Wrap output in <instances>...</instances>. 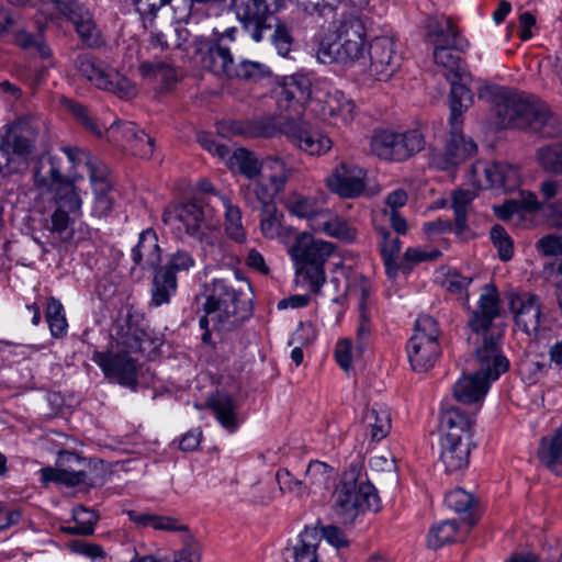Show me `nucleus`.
I'll return each mask as SVG.
<instances>
[{
  "instance_id": "nucleus-13",
  "label": "nucleus",
  "mask_w": 562,
  "mask_h": 562,
  "mask_svg": "<svg viewBox=\"0 0 562 562\" xmlns=\"http://www.w3.org/2000/svg\"><path fill=\"white\" fill-rule=\"evenodd\" d=\"M75 67L98 89L109 91L120 99H132L137 93L135 86L125 76L90 54L78 55Z\"/></svg>"
},
{
  "instance_id": "nucleus-36",
  "label": "nucleus",
  "mask_w": 562,
  "mask_h": 562,
  "mask_svg": "<svg viewBox=\"0 0 562 562\" xmlns=\"http://www.w3.org/2000/svg\"><path fill=\"white\" fill-rule=\"evenodd\" d=\"M445 504L456 513L464 515L465 524L474 525L477 522L479 505L474 496L467 491L462 488L449 491L445 496Z\"/></svg>"
},
{
  "instance_id": "nucleus-28",
  "label": "nucleus",
  "mask_w": 562,
  "mask_h": 562,
  "mask_svg": "<svg viewBox=\"0 0 562 562\" xmlns=\"http://www.w3.org/2000/svg\"><path fill=\"white\" fill-rule=\"evenodd\" d=\"M424 29L427 38L434 46L436 43H443L445 40H450L451 46L459 52H465L470 46L468 40L460 34L452 19L443 14L426 18Z\"/></svg>"
},
{
  "instance_id": "nucleus-21",
  "label": "nucleus",
  "mask_w": 562,
  "mask_h": 562,
  "mask_svg": "<svg viewBox=\"0 0 562 562\" xmlns=\"http://www.w3.org/2000/svg\"><path fill=\"white\" fill-rule=\"evenodd\" d=\"M89 465L86 460L69 451H60L55 467H46L40 470L41 481L45 484L56 483L67 487L81 484H90L87 471Z\"/></svg>"
},
{
  "instance_id": "nucleus-4",
  "label": "nucleus",
  "mask_w": 562,
  "mask_h": 562,
  "mask_svg": "<svg viewBox=\"0 0 562 562\" xmlns=\"http://www.w3.org/2000/svg\"><path fill=\"white\" fill-rule=\"evenodd\" d=\"M499 315L498 294L493 285L486 284L480 295L477 308L472 311L468 321V344L481 362L498 360L497 370L505 368V357L501 350V331L494 326Z\"/></svg>"
},
{
  "instance_id": "nucleus-41",
  "label": "nucleus",
  "mask_w": 562,
  "mask_h": 562,
  "mask_svg": "<svg viewBox=\"0 0 562 562\" xmlns=\"http://www.w3.org/2000/svg\"><path fill=\"white\" fill-rule=\"evenodd\" d=\"M363 423L372 440H382L391 430V414L389 408L378 404L371 406L363 417Z\"/></svg>"
},
{
  "instance_id": "nucleus-9",
  "label": "nucleus",
  "mask_w": 562,
  "mask_h": 562,
  "mask_svg": "<svg viewBox=\"0 0 562 562\" xmlns=\"http://www.w3.org/2000/svg\"><path fill=\"white\" fill-rule=\"evenodd\" d=\"M473 95L464 85H453L450 102V132L440 153L431 158V164L439 169H448L471 157L476 145L467 138L462 131V113L472 104Z\"/></svg>"
},
{
  "instance_id": "nucleus-48",
  "label": "nucleus",
  "mask_w": 562,
  "mask_h": 562,
  "mask_svg": "<svg viewBox=\"0 0 562 562\" xmlns=\"http://www.w3.org/2000/svg\"><path fill=\"white\" fill-rule=\"evenodd\" d=\"M177 278L170 271L159 270L153 281V303L160 306L169 302L170 295L176 292Z\"/></svg>"
},
{
  "instance_id": "nucleus-23",
  "label": "nucleus",
  "mask_w": 562,
  "mask_h": 562,
  "mask_svg": "<svg viewBox=\"0 0 562 562\" xmlns=\"http://www.w3.org/2000/svg\"><path fill=\"white\" fill-rule=\"evenodd\" d=\"M329 191L344 199H356L367 190V171L352 162H340L325 179Z\"/></svg>"
},
{
  "instance_id": "nucleus-59",
  "label": "nucleus",
  "mask_w": 562,
  "mask_h": 562,
  "mask_svg": "<svg viewBox=\"0 0 562 562\" xmlns=\"http://www.w3.org/2000/svg\"><path fill=\"white\" fill-rule=\"evenodd\" d=\"M362 352H359L357 345L353 347L349 338L338 340L335 348V358L341 369L348 371L351 367L353 359L358 358Z\"/></svg>"
},
{
  "instance_id": "nucleus-14",
  "label": "nucleus",
  "mask_w": 562,
  "mask_h": 562,
  "mask_svg": "<svg viewBox=\"0 0 562 562\" xmlns=\"http://www.w3.org/2000/svg\"><path fill=\"white\" fill-rule=\"evenodd\" d=\"M474 353L473 372L462 375L453 386L454 397L462 403L471 404L482 401L493 381L507 371L508 360L505 358V368L497 370L496 360L481 362L479 356Z\"/></svg>"
},
{
  "instance_id": "nucleus-2",
  "label": "nucleus",
  "mask_w": 562,
  "mask_h": 562,
  "mask_svg": "<svg viewBox=\"0 0 562 562\" xmlns=\"http://www.w3.org/2000/svg\"><path fill=\"white\" fill-rule=\"evenodd\" d=\"M494 111L502 128H528L544 137L560 132L557 117L533 95L502 91L496 97Z\"/></svg>"
},
{
  "instance_id": "nucleus-50",
  "label": "nucleus",
  "mask_w": 562,
  "mask_h": 562,
  "mask_svg": "<svg viewBox=\"0 0 562 562\" xmlns=\"http://www.w3.org/2000/svg\"><path fill=\"white\" fill-rule=\"evenodd\" d=\"M368 295L369 291L366 285L362 286L360 294H359V311H360V317H359V326L357 328V349L359 352H362L366 342L370 336L371 328H370V315L367 312L368 306Z\"/></svg>"
},
{
  "instance_id": "nucleus-1",
  "label": "nucleus",
  "mask_w": 562,
  "mask_h": 562,
  "mask_svg": "<svg viewBox=\"0 0 562 562\" xmlns=\"http://www.w3.org/2000/svg\"><path fill=\"white\" fill-rule=\"evenodd\" d=\"M63 151L68 167H65L63 157L47 153L36 159L32 169L37 191L36 206L41 207L47 201L54 209L43 229L46 244L55 248L74 238L72 225L81 217L83 205L77 188V182L83 178L80 168L87 169L92 159L89 153L77 147H65Z\"/></svg>"
},
{
  "instance_id": "nucleus-64",
  "label": "nucleus",
  "mask_w": 562,
  "mask_h": 562,
  "mask_svg": "<svg viewBox=\"0 0 562 562\" xmlns=\"http://www.w3.org/2000/svg\"><path fill=\"white\" fill-rule=\"evenodd\" d=\"M292 42L293 38L289 27L279 21L274 26L272 35V44L277 48L278 53L281 56L286 57L291 52Z\"/></svg>"
},
{
  "instance_id": "nucleus-20",
  "label": "nucleus",
  "mask_w": 562,
  "mask_h": 562,
  "mask_svg": "<svg viewBox=\"0 0 562 562\" xmlns=\"http://www.w3.org/2000/svg\"><path fill=\"white\" fill-rule=\"evenodd\" d=\"M314 109L321 117L334 127H345L352 123L356 117L355 102L339 90L316 88Z\"/></svg>"
},
{
  "instance_id": "nucleus-5",
  "label": "nucleus",
  "mask_w": 562,
  "mask_h": 562,
  "mask_svg": "<svg viewBox=\"0 0 562 562\" xmlns=\"http://www.w3.org/2000/svg\"><path fill=\"white\" fill-rule=\"evenodd\" d=\"M367 29L363 21L352 14L342 15L333 33L321 35L317 59L324 64L353 65L367 53Z\"/></svg>"
},
{
  "instance_id": "nucleus-10",
  "label": "nucleus",
  "mask_w": 562,
  "mask_h": 562,
  "mask_svg": "<svg viewBox=\"0 0 562 562\" xmlns=\"http://www.w3.org/2000/svg\"><path fill=\"white\" fill-rule=\"evenodd\" d=\"M38 122L20 117L0 128V173L11 176L27 168L35 150Z\"/></svg>"
},
{
  "instance_id": "nucleus-25",
  "label": "nucleus",
  "mask_w": 562,
  "mask_h": 562,
  "mask_svg": "<svg viewBox=\"0 0 562 562\" xmlns=\"http://www.w3.org/2000/svg\"><path fill=\"white\" fill-rule=\"evenodd\" d=\"M507 300L516 325L528 335L537 333L542 316L538 297L530 292L509 291Z\"/></svg>"
},
{
  "instance_id": "nucleus-42",
  "label": "nucleus",
  "mask_w": 562,
  "mask_h": 562,
  "mask_svg": "<svg viewBox=\"0 0 562 562\" xmlns=\"http://www.w3.org/2000/svg\"><path fill=\"white\" fill-rule=\"evenodd\" d=\"M293 175V168L278 156H269L263 159V169L260 176L272 187L282 192Z\"/></svg>"
},
{
  "instance_id": "nucleus-12",
  "label": "nucleus",
  "mask_w": 562,
  "mask_h": 562,
  "mask_svg": "<svg viewBox=\"0 0 562 562\" xmlns=\"http://www.w3.org/2000/svg\"><path fill=\"white\" fill-rule=\"evenodd\" d=\"M438 335V324L432 317L422 315L416 319L414 333L406 345L407 357L415 371L425 372L434 367L440 351Z\"/></svg>"
},
{
  "instance_id": "nucleus-56",
  "label": "nucleus",
  "mask_w": 562,
  "mask_h": 562,
  "mask_svg": "<svg viewBox=\"0 0 562 562\" xmlns=\"http://www.w3.org/2000/svg\"><path fill=\"white\" fill-rule=\"evenodd\" d=\"M491 239L498 251L502 261H508L514 256L513 240L507 232L501 226L495 225L491 229Z\"/></svg>"
},
{
  "instance_id": "nucleus-11",
  "label": "nucleus",
  "mask_w": 562,
  "mask_h": 562,
  "mask_svg": "<svg viewBox=\"0 0 562 562\" xmlns=\"http://www.w3.org/2000/svg\"><path fill=\"white\" fill-rule=\"evenodd\" d=\"M143 352L142 340L137 335L121 337L116 345L106 351H94L92 360L104 376L113 383L131 389L137 385V356Z\"/></svg>"
},
{
  "instance_id": "nucleus-47",
  "label": "nucleus",
  "mask_w": 562,
  "mask_h": 562,
  "mask_svg": "<svg viewBox=\"0 0 562 562\" xmlns=\"http://www.w3.org/2000/svg\"><path fill=\"white\" fill-rule=\"evenodd\" d=\"M123 131L131 134L128 138V150L140 158H150L154 153V139L149 137L143 130L138 128L135 123L127 122L123 124Z\"/></svg>"
},
{
  "instance_id": "nucleus-22",
  "label": "nucleus",
  "mask_w": 562,
  "mask_h": 562,
  "mask_svg": "<svg viewBox=\"0 0 562 562\" xmlns=\"http://www.w3.org/2000/svg\"><path fill=\"white\" fill-rule=\"evenodd\" d=\"M231 7L241 27L252 41L259 43L272 25L269 22L272 12L267 0H229Z\"/></svg>"
},
{
  "instance_id": "nucleus-63",
  "label": "nucleus",
  "mask_w": 562,
  "mask_h": 562,
  "mask_svg": "<svg viewBox=\"0 0 562 562\" xmlns=\"http://www.w3.org/2000/svg\"><path fill=\"white\" fill-rule=\"evenodd\" d=\"M195 265L192 255L187 250H177L170 255L168 265L162 271H170L176 276V272L189 271Z\"/></svg>"
},
{
  "instance_id": "nucleus-49",
  "label": "nucleus",
  "mask_w": 562,
  "mask_h": 562,
  "mask_svg": "<svg viewBox=\"0 0 562 562\" xmlns=\"http://www.w3.org/2000/svg\"><path fill=\"white\" fill-rule=\"evenodd\" d=\"M469 537V529H429L426 536L427 547L438 550L446 544L464 542Z\"/></svg>"
},
{
  "instance_id": "nucleus-29",
  "label": "nucleus",
  "mask_w": 562,
  "mask_h": 562,
  "mask_svg": "<svg viewBox=\"0 0 562 562\" xmlns=\"http://www.w3.org/2000/svg\"><path fill=\"white\" fill-rule=\"evenodd\" d=\"M475 173H483L485 182L477 179L482 188H499L504 190H514L519 183L517 169L506 162H477L473 167Z\"/></svg>"
},
{
  "instance_id": "nucleus-57",
  "label": "nucleus",
  "mask_w": 562,
  "mask_h": 562,
  "mask_svg": "<svg viewBox=\"0 0 562 562\" xmlns=\"http://www.w3.org/2000/svg\"><path fill=\"white\" fill-rule=\"evenodd\" d=\"M374 225L380 236V247L382 257L387 258V260L392 258H397V255L401 249V241L398 237L392 235L386 227L379 225L376 220H374Z\"/></svg>"
},
{
  "instance_id": "nucleus-17",
  "label": "nucleus",
  "mask_w": 562,
  "mask_h": 562,
  "mask_svg": "<svg viewBox=\"0 0 562 562\" xmlns=\"http://www.w3.org/2000/svg\"><path fill=\"white\" fill-rule=\"evenodd\" d=\"M324 87L323 82H314L308 75L294 74L284 77L277 92L279 108L289 112L288 117H300L306 103L315 98V89Z\"/></svg>"
},
{
  "instance_id": "nucleus-30",
  "label": "nucleus",
  "mask_w": 562,
  "mask_h": 562,
  "mask_svg": "<svg viewBox=\"0 0 562 562\" xmlns=\"http://www.w3.org/2000/svg\"><path fill=\"white\" fill-rule=\"evenodd\" d=\"M132 256L134 262L143 269H156L160 265L162 256L158 237L154 231L146 229L139 235Z\"/></svg>"
},
{
  "instance_id": "nucleus-35",
  "label": "nucleus",
  "mask_w": 562,
  "mask_h": 562,
  "mask_svg": "<svg viewBox=\"0 0 562 562\" xmlns=\"http://www.w3.org/2000/svg\"><path fill=\"white\" fill-rule=\"evenodd\" d=\"M538 457L550 471L562 475V426L541 440Z\"/></svg>"
},
{
  "instance_id": "nucleus-45",
  "label": "nucleus",
  "mask_w": 562,
  "mask_h": 562,
  "mask_svg": "<svg viewBox=\"0 0 562 562\" xmlns=\"http://www.w3.org/2000/svg\"><path fill=\"white\" fill-rule=\"evenodd\" d=\"M231 169H237L243 176L252 180L260 176L263 169V159L260 160L255 153L239 148L228 158Z\"/></svg>"
},
{
  "instance_id": "nucleus-58",
  "label": "nucleus",
  "mask_w": 562,
  "mask_h": 562,
  "mask_svg": "<svg viewBox=\"0 0 562 562\" xmlns=\"http://www.w3.org/2000/svg\"><path fill=\"white\" fill-rule=\"evenodd\" d=\"M139 71L145 78H153L164 82H169L175 78L173 69L165 61L143 63L139 66Z\"/></svg>"
},
{
  "instance_id": "nucleus-33",
  "label": "nucleus",
  "mask_w": 562,
  "mask_h": 562,
  "mask_svg": "<svg viewBox=\"0 0 562 562\" xmlns=\"http://www.w3.org/2000/svg\"><path fill=\"white\" fill-rule=\"evenodd\" d=\"M217 133L225 138L233 136L269 137L273 128L263 121H224L218 123Z\"/></svg>"
},
{
  "instance_id": "nucleus-19",
  "label": "nucleus",
  "mask_w": 562,
  "mask_h": 562,
  "mask_svg": "<svg viewBox=\"0 0 562 562\" xmlns=\"http://www.w3.org/2000/svg\"><path fill=\"white\" fill-rule=\"evenodd\" d=\"M55 11L72 22L81 41L88 46H97L100 43V32L91 13L76 0H49L42 2L41 12L53 18Z\"/></svg>"
},
{
  "instance_id": "nucleus-31",
  "label": "nucleus",
  "mask_w": 562,
  "mask_h": 562,
  "mask_svg": "<svg viewBox=\"0 0 562 562\" xmlns=\"http://www.w3.org/2000/svg\"><path fill=\"white\" fill-rule=\"evenodd\" d=\"M240 193L246 205L251 209L274 205L273 199L281 193L261 176L250 180L248 184L240 188Z\"/></svg>"
},
{
  "instance_id": "nucleus-44",
  "label": "nucleus",
  "mask_w": 562,
  "mask_h": 562,
  "mask_svg": "<svg viewBox=\"0 0 562 562\" xmlns=\"http://www.w3.org/2000/svg\"><path fill=\"white\" fill-rule=\"evenodd\" d=\"M218 199L224 207V227L226 235L237 243H244L246 240V231L241 222V210L225 195L218 194Z\"/></svg>"
},
{
  "instance_id": "nucleus-54",
  "label": "nucleus",
  "mask_w": 562,
  "mask_h": 562,
  "mask_svg": "<svg viewBox=\"0 0 562 562\" xmlns=\"http://www.w3.org/2000/svg\"><path fill=\"white\" fill-rule=\"evenodd\" d=\"M472 282V277H464L456 270L448 271L442 280L443 288L456 295H460L464 304L469 305L467 289Z\"/></svg>"
},
{
  "instance_id": "nucleus-18",
  "label": "nucleus",
  "mask_w": 562,
  "mask_h": 562,
  "mask_svg": "<svg viewBox=\"0 0 562 562\" xmlns=\"http://www.w3.org/2000/svg\"><path fill=\"white\" fill-rule=\"evenodd\" d=\"M281 132L293 146L310 156H323L333 147L331 139L325 133L300 117H286L281 124Z\"/></svg>"
},
{
  "instance_id": "nucleus-46",
  "label": "nucleus",
  "mask_w": 562,
  "mask_h": 562,
  "mask_svg": "<svg viewBox=\"0 0 562 562\" xmlns=\"http://www.w3.org/2000/svg\"><path fill=\"white\" fill-rule=\"evenodd\" d=\"M474 189H459L452 195V209L454 211L453 232L458 236L467 231V213L471 202L475 199Z\"/></svg>"
},
{
  "instance_id": "nucleus-40",
  "label": "nucleus",
  "mask_w": 562,
  "mask_h": 562,
  "mask_svg": "<svg viewBox=\"0 0 562 562\" xmlns=\"http://www.w3.org/2000/svg\"><path fill=\"white\" fill-rule=\"evenodd\" d=\"M284 206L293 216L306 220L311 229L313 223L312 218L317 216L323 209L318 207L316 198L302 194L297 191H292L286 195Z\"/></svg>"
},
{
  "instance_id": "nucleus-39",
  "label": "nucleus",
  "mask_w": 562,
  "mask_h": 562,
  "mask_svg": "<svg viewBox=\"0 0 562 562\" xmlns=\"http://www.w3.org/2000/svg\"><path fill=\"white\" fill-rule=\"evenodd\" d=\"M402 145L401 133L391 131L376 132L371 140L372 151L386 160H404V157L400 156V151L403 150Z\"/></svg>"
},
{
  "instance_id": "nucleus-24",
  "label": "nucleus",
  "mask_w": 562,
  "mask_h": 562,
  "mask_svg": "<svg viewBox=\"0 0 562 562\" xmlns=\"http://www.w3.org/2000/svg\"><path fill=\"white\" fill-rule=\"evenodd\" d=\"M370 56V72L380 81L390 79L398 69L401 55L395 41L390 36L374 37L367 49Z\"/></svg>"
},
{
  "instance_id": "nucleus-38",
  "label": "nucleus",
  "mask_w": 562,
  "mask_h": 562,
  "mask_svg": "<svg viewBox=\"0 0 562 562\" xmlns=\"http://www.w3.org/2000/svg\"><path fill=\"white\" fill-rule=\"evenodd\" d=\"M284 214L277 205L261 207L260 232L268 239H281L292 232L291 227L284 225Z\"/></svg>"
},
{
  "instance_id": "nucleus-52",
  "label": "nucleus",
  "mask_w": 562,
  "mask_h": 562,
  "mask_svg": "<svg viewBox=\"0 0 562 562\" xmlns=\"http://www.w3.org/2000/svg\"><path fill=\"white\" fill-rule=\"evenodd\" d=\"M46 321L53 336L60 337L66 333L67 321L64 314V307L60 302L54 297L47 303Z\"/></svg>"
},
{
  "instance_id": "nucleus-7",
  "label": "nucleus",
  "mask_w": 562,
  "mask_h": 562,
  "mask_svg": "<svg viewBox=\"0 0 562 562\" xmlns=\"http://www.w3.org/2000/svg\"><path fill=\"white\" fill-rule=\"evenodd\" d=\"M473 418L458 407H449L441 416L440 461L447 472H461L470 463Z\"/></svg>"
},
{
  "instance_id": "nucleus-16",
  "label": "nucleus",
  "mask_w": 562,
  "mask_h": 562,
  "mask_svg": "<svg viewBox=\"0 0 562 562\" xmlns=\"http://www.w3.org/2000/svg\"><path fill=\"white\" fill-rule=\"evenodd\" d=\"M322 539L336 549L349 546L344 529H303L295 543L284 549V562H319L316 550Z\"/></svg>"
},
{
  "instance_id": "nucleus-37",
  "label": "nucleus",
  "mask_w": 562,
  "mask_h": 562,
  "mask_svg": "<svg viewBox=\"0 0 562 562\" xmlns=\"http://www.w3.org/2000/svg\"><path fill=\"white\" fill-rule=\"evenodd\" d=\"M206 405L213 411L216 419L225 429L231 432L237 429V405L232 396L225 393H216L207 400Z\"/></svg>"
},
{
  "instance_id": "nucleus-15",
  "label": "nucleus",
  "mask_w": 562,
  "mask_h": 562,
  "mask_svg": "<svg viewBox=\"0 0 562 562\" xmlns=\"http://www.w3.org/2000/svg\"><path fill=\"white\" fill-rule=\"evenodd\" d=\"M380 504L376 488L370 482L357 486L344 483L336 494L335 510L345 524H352L360 513L379 510Z\"/></svg>"
},
{
  "instance_id": "nucleus-32",
  "label": "nucleus",
  "mask_w": 562,
  "mask_h": 562,
  "mask_svg": "<svg viewBox=\"0 0 562 562\" xmlns=\"http://www.w3.org/2000/svg\"><path fill=\"white\" fill-rule=\"evenodd\" d=\"M203 65L217 77L234 78L236 65L231 49L222 43L210 45L203 57Z\"/></svg>"
},
{
  "instance_id": "nucleus-55",
  "label": "nucleus",
  "mask_w": 562,
  "mask_h": 562,
  "mask_svg": "<svg viewBox=\"0 0 562 562\" xmlns=\"http://www.w3.org/2000/svg\"><path fill=\"white\" fill-rule=\"evenodd\" d=\"M518 204L527 211H536L540 207L536 194L532 192H521L519 201L512 200L502 207L495 209L496 214L501 218H507L517 210Z\"/></svg>"
},
{
  "instance_id": "nucleus-6",
  "label": "nucleus",
  "mask_w": 562,
  "mask_h": 562,
  "mask_svg": "<svg viewBox=\"0 0 562 562\" xmlns=\"http://www.w3.org/2000/svg\"><path fill=\"white\" fill-rule=\"evenodd\" d=\"M336 249L334 243L315 238L308 232L297 234L288 249L296 283H302L311 292L317 293L326 282L325 265L335 256Z\"/></svg>"
},
{
  "instance_id": "nucleus-61",
  "label": "nucleus",
  "mask_w": 562,
  "mask_h": 562,
  "mask_svg": "<svg viewBox=\"0 0 562 562\" xmlns=\"http://www.w3.org/2000/svg\"><path fill=\"white\" fill-rule=\"evenodd\" d=\"M130 520L133 524L144 527H178L177 521L170 517L154 514L128 512Z\"/></svg>"
},
{
  "instance_id": "nucleus-62",
  "label": "nucleus",
  "mask_w": 562,
  "mask_h": 562,
  "mask_svg": "<svg viewBox=\"0 0 562 562\" xmlns=\"http://www.w3.org/2000/svg\"><path fill=\"white\" fill-rule=\"evenodd\" d=\"M403 150L400 151V156L404 157V160L420 151L425 146L424 136L419 131L413 130L406 133H401Z\"/></svg>"
},
{
  "instance_id": "nucleus-60",
  "label": "nucleus",
  "mask_w": 562,
  "mask_h": 562,
  "mask_svg": "<svg viewBox=\"0 0 562 562\" xmlns=\"http://www.w3.org/2000/svg\"><path fill=\"white\" fill-rule=\"evenodd\" d=\"M370 468L378 473H386L391 483L397 482V467L395 458L390 452L374 456L370 459Z\"/></svg>"
},
{
  "instance_id": "nucleus-43",
  "label": "nucleus",
  "mask_w": 562,
  "mask_h": 562,
  "mask_svg": "<svg viewBox=\"0 0 562 562\" xmlns=\"http://www.w3.org/2000/svg\"><path fill=\"white\" fill-rule=\"evenodd\" d=\"M333 470L329 465L321 461L310 462L303 479L305 496L329 488Z\"/></svg>"
},
{
  "instance_id": "nucleus-51",
  "label": "nucleus",
  "mask_w": 562,
  "mask_h": 562,
  "mask_svg": "<svg viewBox=\"0 0 562 562\" xmlns=\"http://www.w3.org/2000/svg\"><path fill=\"white\" fill-rule=\"evenodd\" d=\"M537 160L547 171L562 173V145H550L539 148Z\"/></svg>"
},
{
  "instance_id": "nucleus-34",
  "label": "nucleus",
  "mask_w": 562,
  "mask_h": 562,
  "mask_svg": "<svg viewBox=\"0 0 562 562\" xmlns=\"http://www.w3.org/2000/svg\"><path fill=\"white\" fill-rule=\"evenodd\" d=\"M452 49L457 50L451 46L450 40H445L443 43H436L434 46V59L438 66H441L446 71L445 77L453 85H461L458 80L462 79L461 59L459 56L452 54ZM452 91L450 92V95Z\"/></svg>"
},
{
  "instance_id": "nucleus-53",
  "label": "nucleus",
  "mask_w": 562,
  "mask_h": 562,
  "mask_svg": "<svg viewBox=\"0 0 562 562\" xmlns=\"http://www.w3.org/2000/svg\"><path fill=\"white\" fill-rule=\"evenodd\" d=\"M342 2H348L350 5L356 8H364L369 4L370 0H306L301 1L304 5L305 11L308 13H317L319 15L325 14L327 11L331 12L336 10Z\"/></svg>"
},
{
  "instance_id": "nucleus-26",
  "label": "nucleus",
  "mask_w": 562,
  "mask_h": 562,
  "mask_svg": "<svg viewBox=\"0 0 562 562\" xmlns=\"http://www.w3.org/2000/svg\"><path fill=\"white\" fill-rule=\"evenodd\" d=\"M312 223V231L345 244H352L358 237V229L344 216L329 207H323Z\"/></svg>"
},
{
  "instance_id": "nucleus-27",
  "label": "nucleus",
  "mask_w": 562,
  "mask_h": 562,
  "mask_svg": "<svg viewBox=\"0 0 562 562\" xmlns=\"http://www.w3.org/2000/svg\"><path fill=\"white\" fill-rule=\"evenodd\" d=\"M87 170L94 195L91 214L97 217L108 216L113 207V200L109 196L112 182L109 178L108 168L91 159Z\"/></svg>"
},
{
  "instance_id": "nucleus-8",
  "label": "nucleus",
  "mask_w": 562,
  "mask_h": 562,
  "mask_svg": "<svg viewBox=\"0 0 562 562\" xmlns=\"http://www.w3.org/2000/svg\"><path fill=\"white\" fill-rule=\"evenodd\" d=\"M210 212L207 206L198 202L176 204L165 210L162 221L176 236L196 238L203 250L215 257L220 251V240Z\"/></svg>"
},
{
  "instance_id": "nucleus-3",
  "label": "nucleus",
  "mask_w": 562,
  "mask_h": 562,
  "mask_svg": "<svg viewBox=\"0 0 562 562\" xmlns=\"http://www.w3.org/2000/svg\"><path fill=\"white\" fill-rule=\"evenodd\" d=\"M205 315L200 319V326L214 329L229 330L251 314L250 286L244 283L236 289L225 279H214L212 288L203 304Z\"/></svg>"
}]
</instances>
